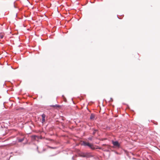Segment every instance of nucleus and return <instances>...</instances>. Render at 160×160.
I'll return each mask as SVG.
<instances>
[{
	"instance_id": "nucleus-5",
	"label": "nucleus",
	"mask_w": 160,
	"mask_h": 160,
	"mask_svg": "<svg viewBox=\"0 0 160 160\" xmlns=\"http://www.w3.org/2000/svg\"><path fill=\"white\" fill-rule=\"evenodd\" d=\"M42 122L43 123L45 122V118L46 115L44 114H43L42 115Z\"/></svg>"
},
{
	"instance_id": "nucleus-6",
	"label": "nucleus",
	"mask_w": 160,
	"mask_h": 160,
	"mask_svg": "<svg viewBox=\"0 0 160 160\" xmlns=\"http://www.w3.org/2000/svg\"><path fill=\"white\" fill-rule=\"evenodd\" d=\"M95 118V115L93 114H91L90 117V119L92 120H94Z\"/></svg>"
},
{
	"instance_id": "nucleus-1",
	"label": "nucleus",
	"mask_w": 160,
	"mask_h": 160,
	"mask_svg": "<svg viewBox=\"0 0 160 160\" xmlns=\"http://www.w3.org/2000/svg\"><path fill=\"white\" fill-rule=\"evenodd\" d=\"M83 145L85 146H88L92 149H94V147L93 145L92 144H90L89 143L84 142L83 143Z\"/></svg>"
},
{
	"instance_id": "nucleus-9",
	"label": "nucleus",
	"mask_w": 160,
	"mask_h": 160,
	"mask_svg": "<svg viewBox=\"0 0 160 160\" xmlns=\"http://www.w3.org/2000/svg\"><path fill=\"white\" fill-rule=\"evenodd\" d=\"M51 107H53V108H55V107H59V105H55L51 106Z\"/></svg>"
},
{
	"instance_id": "nucleus-4",
	"label": "nucleus",
	"mask_w": 160,
	"mask_h": 160,
	"mask_svg": "<svg viewBox=\"0 0 160 160\" xmlns=\"http://www.w3.org/2000/svg\"><path fill=\"white\" fill-rule=\"evenodd\" d=\"M88 156L87 153H82L80 154V156L82 157H87Z\"/></svg>"
},
{
	"instance_id": "nucleus-2",
	"label": "nucleus",
	"mask_w": 160,
	"mask_h": 160,
	"mask_svg": "<svg viewBox=\"0 0 160 160\" xmlns=\"http://www.w3.org/2000/svg\"><path fill=\"white\" fill-rule=\"evenodd\" d=\"M83 145L85 146H88L92 149H94V147L93 145L92 144H90L89 143L84 142L83 143Z\"/></svg>"
},
{
	"instance_id": "nucleus-8",
	"label": "nucleus",
	"mask_w": 160,
	"mask_h": 160,
	"mask_svg": "<svg viewBox=\"0 0 160 160\" xmlns=\"http://www.w3.org/2000/svg\"><path fill=\"white\" fill-rule=\"evenodd\" d=\"M24 140V138H22L21 139H18V141L19 142H22Z\"/></svg>"
},
{
	"instance_id": "nucleus-7",
	"label": "nucleus",
	"mask_w": 160,
	"mask_h": 160,
	"mask_svg": "<svg viewBox=\"0 0 160 160\" xmlns=\"http://www.w3.org/2000/svg\"><path fill=\"white\" fill-rule=\"evenodd\" d=\"M4 35V34L3 33H0V38L2 39Z\"/></svg>"
},
{
	"instance_id": "nucleus-3",
	"label": "nucleus",
	"mask_w": 160,
	"mask_h": 160,
	"mask_svg": "<svg viewBox=\"0 0 160 160\" xmlns=\"http://www.w3.org/2000/svg\"><path fill=\"white\" fill-rule=\"evenodd\" d=\"M112 142L114 147H115L119 148L120 146V145L118 141H112Z\"/></svg>"
},
{
	"instance_id": "nucleus-10",
	"label": "nucleus",
	"mask_w": 160,
	"mask_h": 160,
	"mask_svg": "<svg viewBox=\"0 0 160 160\" xmlns=\"http://www.w3.org/2000/svg\"><path fill=\"white\" fill-rule=\"evenodd\" d=\"M3 53V52H1V51H0V55H1V54L2 53Z\"/></svg>"
}]
</instances>
